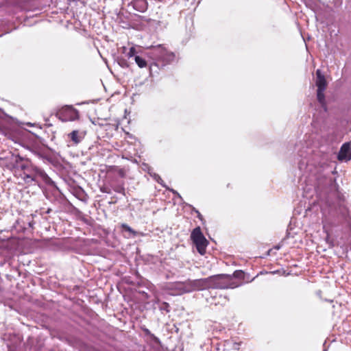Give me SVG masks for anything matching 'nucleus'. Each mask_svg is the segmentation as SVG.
Here are the masks:
<instances>
[{
  "instance_id": "f03ea898",
  "label": "nucleus",
  "mask_w": 351,
  "mask_h": 351,
  "mask_svg": "<svg viewBox=\"0 0 351 351\" xmlns=\"http://www.w3.org/2000/svg\"><path fill=\"white\" fill-rule=\"evenodd\" d=\"M209 277L193 280H187L184 282H177L176 287L182 293H189L194 291H201L210 289Z\"/></svg>"
},
{
  "instance_id": "f8f14e48",
  "label": "nucleus",
  "mask_w": 351,
  "mask_h": 351,
  "mask_svg": "<svg viewBox=\"0 0 351 351\" xmlns=\"http://www.w3.org/2000/svg\"><path fill=\"white\" fill-rule=\"evenodd\" d=\"M134 60L138 66L141 69L145 68L148 66V63L146 60L139 56L134 57Z\"/></svg>"
},
{
  "instance_id": "20e7f679",
  "label": "nucleus",
  "mask_w": 351,
  "mask_h": 351,
  "mask_svg": "<svg viewBox=\"0 0 351 351\" xmlns=\"http://www.w3.org/2000/svg\"><path fill=\"white\" fill-rule=\"evenodd\" d=\"M151 53L156 60L161 61L164 64H170L176 59V55L173 52L169 51L164 46L159 45L156 47H151Z\"/></svg>"
},
{
  "instance_id": "423d86ee",
  "label": "nucleus",
  "mask_w": 351,
  "mask_h": 351,
  "mask_svg": "<svg viewBox=\"0 0 351 351\" xmlns=\"http://www.w3.org/2000/svg\"><path fill=\"white\" fill-rule=\"evenodd\" d=\"M191 239L195 245L197 252L201 255H204L206 252L208 241L203 234L199 226L193 230L191 234Z\"/></svg>"
},
{
  "instance_id": "4468645a",
  "label": "nucleus",
  "mask_w": 351,
  "mask_h": 351,
  "mask_svg": "<svg viewBox=\"0 0 351 351\" xmlns=\"http://www.w3.org/2000/svg\"><path fill=\"white\" fill-rule=\"evenodd\" d=\"M233 276L235 278L243 279L245 276V273L242 270H236L233 273Z\"/></svg>"
},
{
  "instance_id": "f257e3e1",
  "label": "nucleus",
  "mask_w": 351,
  "mask_h": 351,
  "mask_svg": "<svg viewBox=\"0 0 351 351\" xmlns=\"http://www.w3.org/2000/svg\"><path fill=\"white\" fill-rule=\"evenodd\" d=\"M22 160L23 158L20 156H15L17 165L14 167V174L16 178L21 180L19 182V184L32 185L38 184L40 181L47 182L50 180L43 169L28 163L19 164Z\"/></svg>"
},
{
  "instance_id": "412c9836",
  "label": "nucleus",
  "mask_w": 351,
  "mask_h": 351,
  "mask_svg": "<svg viewBox=\"0 0 351 351\" xmlns=\"http://www.w3.org/2000/svg\"><path fill=\"white\" fill-rule=\"evenodd\" d=\"M191 210H192V212H194L195 213H196V211H199L195 207H192Z\"/></svg>"
},
{
  "instance_id": "2eb2a0df",
  "label": "nucleus",
  "mask_w": 351,
  "mask_h": 351,
  "mask_svg": "<svg viewBox=\"0 0 351 351\" xmlns=\"http://www.w3.org/2000/svg\"><path fill=\"white\" fill-rule=\"evenodd\" d=\"M136 50L135 47H132L130 49L129 52L128 53V56L129 58L135 57L136 56Z\"/></svg>"
},
{
  "instance_id": "0eeeda50",
  "label": "nucleus",
  "mask_w": 351,
  "mask_h": 351,
  "mask_svg": "<svg viewBox=\"0 0 351 351\" xmlns=\"http://www.w3.org/2000/svg\"><path fill=\"white\" fill-rule=\"evenodd\" d=\"M56 117L62 121H75L79 118V112L72 106H65L57 112Z\"/></svg>"
},
{
  "instance_id": "6e6552de",
  "label": "nucleus",
  "mask_w": 351,
  "mask_h": 351,
  "mask_svg": "<svg viewBox=\"0 0 351 351\" xmlns=\"http://www.w3.org/2000/svg\"><path fill=\"white\" fill-rule=\"evenodd\" d=\"M339 160H350L351 159V143L350 142L343 143L338 154Z\"/></svg>"
},
{
  "instance_id": "7ed1b4c3",
  "label": "nucleus",
  "mask_w": 351,
  "mask_h": 351,
  "mask_svg": "<svg viewBox=\"0 0 351 351\" xmlns=\"http://www.w3.org/2000/svg\"><path fill=\"white\" fill-rule=\"evenodd\" d=\"M209 284L212 289H234L239 286L236 282L232 281V276L228 274H219L209 277Z\"/></svg>"
},
{
  "instance_id": "39448f33",
  "label": "nucleus",
  "mask_w": 351,
  "mask_h": 351,
  "mask_svg": "<svg viewBox=\"0 0 351 351\" xmlns=\"http://www.w3.org/2000/svg\"><path fill=\"white\" fill-rule=\"evenodd\" d=\"M315 85L317 87V99L322 107L326 110L324 91L327 88V81L320 69L316 71Z\"/></svg>"
},
{
  "instance_id": "9b49d317",
  "label": "nucleus",
  "mask_w": 351,
  "mask_h": 351,
  "mask_svg": "<svg viewBox=\"0 0 351 351\" xmlns=\"http://www.w3.org/2000/svg\"><path fill=\"white\" fill-rule=\"evenodd\" d=\"M109 171H112L118 174V176L122 178L126 176V171L124 169L120 168L117 166H112L110 167Z\"/></svg>"
},
{
  "instance_id": "9d476101",
  "label": "nucleus",
  "mask_w": 351,
  "mask_h": 351,
  "mask_svg": "<svg viewBox=\"0 0 351 351\" xmlns=\"http://www.w3.org/2000/svg\"><path fill=\"white\" fill-rule=\"evenodd\" d=\"M134 8L139 12H145L147 8V2L146 0H134Z\"/></svg>"
},
{
  "instance_id": "1a4fd4ad",
  "label": "nucleus",
  "mask_w": 351,
  "mask_h": 351,
  "mask_svg": "<svg viewBox=\"0 0 351 351\" xmlns=\"http://www.w3.org/2000/svg\"><path fill=\"white\" fill-rule=\"evenodd\" d=\"M86 136V132L73 130L67 134L72 145H77L82 142Z\"/></svg>"
},
{
  "instance_id": "4be33fe9",
  "label": "nucleus",
  "mask_w": 351,
  "mask_h": 351,
  "mask_svg": "<svg viewBox=\"0 0 351 351\" xmlns=\"http://www.w3.org/2000/svg\"><path fill=\"white\" fill-rule=\"evenodd\" d=\"M323 229H324V232H327V231L325 230V226L323 227Z\"/></svg>"
},
{
  "instance_id": "a211bd4d",
  "label": "nucleus",
  "mask_w": 351,
  "mask_h": 351,
  "mask_svg": "<svg viewBox=\"0 0 351 351\" xmlns=\"http://www.w3.org/2000/svg\"><path fill=\"white\" fill-rule=\"evenodd\" d=\"M197 217L204 223L205 222V219L202 215L199 213V211H196Z\"/></svg>"
},
{
  "instance_id": "f3484780",
  "label": "nucleus",
  "mask_w": 351,
  "mask_h": 351,
  "mask_svg": "<svg viewBox=\"0 0 351 351\" xmlns=\"http://www.w3.org/2000/svg\"><path fill=\"white\" fill-rule=\"evenodd\" d=\"M121 227L123 230L125 231L130 232H134V230L127 224L123 223L121 225Z\"/></svg>"
},
{
  "instance_id": "dca6fc26",
  "label": "nucleus",
  "mask_w": 351,
  "mask_h": 351,
  "mask_svg": "<svg viewBox=\"0 0 351 351\" xmlns=\"http://www.w3.org/2000/svg\"><path fill=\"white\" fill-rule=\"evenodd\" d=\"M169 307H170V306L167 302H163L162 304L161 309H163L166 312L169 313L170 311Z\"/></svg>"
},
{
  "instance_id": "6ab92c4d",
  "label": "nucleus",
  "mask_w": 351,
  "mask_h": 351,
  "mask_svg": "<svg viewBox=\"0 0 351 351\" xmlns=\"http://www.w3.org/2000/svg\"><path fill=\"white\" fill-rule=\"evenodd\" d=\"M100 191L102 193H111L110 189L109 188L105 187V186L101 187Z\"/></svg>"
},
{
  "instance_id": "ddd939ff",
  "label": "nucleus",
  "mask_w": 351,
  "mask_h": 351,
  "mask_svg": "<svg viewBox=\"0 0 351 351\" xmlns=\"http://www.w3.org/2000/svg\"><path fill=\"white\" fill-rule=\"evenodd\" d=\"M113 190L118 193L122 194L123 195H125V189L123 184L116 185L113 187Z\"/></svg>"
},
{
  "instance_id": "aec40b11",
  "label": "nucleus",
  "mask_w": 351,
  "mask_h": 351,
  "mask_svg": "<svg viewBox=\"0 0 351 351\" xmlns=\"http://www.w3.org/2000/svg\"><path fill=\"white\" fill-rule=\"evenodd\" d=\"M153 66H157L156 63H152L149 65V73H150V75H152V68H153Z\"/></svg>"
}]
</instances>
